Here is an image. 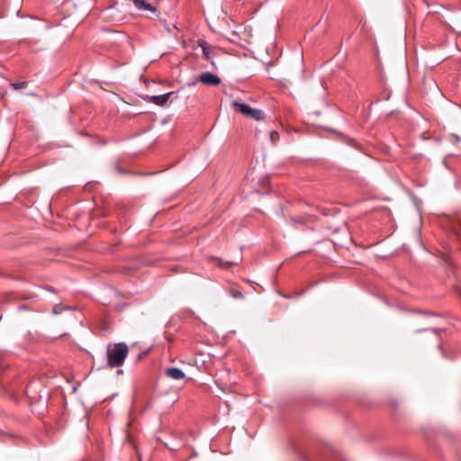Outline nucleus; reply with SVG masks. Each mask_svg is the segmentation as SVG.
<instances>
[{"label": "nucleus", "mask_w": 461, "mask_h": 461, "mask_svg": "<svg viewBox=\"0 0 461 461\" xmlns=\"http://www.w3.org/2000/svg\"><path fill=\"white\" fill-rule=\"evenodd\" d=\"M129 353L128 346L123 342L115 343L107 348V366L111 368L120 367L124 364Z\"/></svg>", "instance_id": "nucleus-1"}, {"label": "nucleus", "mask_w": 461, "mask_h": 461, "mask_svg": "<svg viewBox=\"0 0 461 461\" xmlns=\"http://www.w3.org/2000/svg\"><path fill=\"white\" fill-rule=\"evenodd\" d=\"M25 393L31 403L41 401L42 399L43 393H45V386L42 381L39 379L32 380L26 385Z\"/></svg>", "instance_id": "nucleus-2"}, {"label": "nucleus", "mask_w": 461, "mask_h": 461, "mask_svg": "<svg viewBox=\"0 0 461 461\" xmlns=\"http://www.w3.org/2000/svg\"><path fill=\"white\" fill-rule=\"evenodd\" d=\"M230 107L234 113H242L243 115H263V112L258 109L251 108L248 104L241 103L238 100H231Z\"/></svg>", "instance_id": "nucleus-3"}, {"label": "nucleus", "mask_w": 461, "mask_h": 461, "mask_svg": "<svg viewBox=\"0 0 461 461\" xmlns=\"http://www.w3.org/2000/svg\"><path fill=\"white\" fill-rule=\"evenodd\" d=\"M198 81L210 86H218L221 82V78L217 75L212 74L208 71L201 73L198 77Z\"/></svg>", "instance_id": "nucleus-4"}, {"label": "nucleus", "mask_w": 461, "mask_h": 461, "mask_svg": "<svg viewBox=\"0 0 461 461\" xmlns=\"http://www.w3.org/2000/svg\"><path fill=\"white\" fill-rule=\"evenodd\" d=\"M199 46L203 50V58L207 60L211 61L212 67H215L213 57L215 56L216 49L209 45L206 41H199Z\"/></svg>", "instance_id": "nucleus-5"}, {"label": "nucleus", "mask_w": 461, "mask_h": 461, "mask_svg": "<svg viewBox=\"0 0 461 461\" xmlns=\"http://www.w3.org/2000/svg\"><path fill=\"white\" fill-rule=\"evenodd\" d=\"M173 94H174L173 92H168V93L159 95H152L149 97V100L151 103H153L157 105L163 106L167 104L170 95H172Z\"/></svg>", "instance_id": "nucleus-6"}, {"label": "nucleus", "mask_w": 461, "mask_h": 461, "mask_svg": "<svg viewBox=\"0 0 461 461\" xmlns=\"http://www.w3.org/2000/svg\"><path fill=\"white\" fill-rule=\"evenodd\" d=\"M134 6L140 11L155 13L156 9L146 0H132Z\"/></svg>", "instance_id": "nucleus-7"}, {"label": "nucleus", "mask_w": 461, "mask_h": 461, "mask_svg": "<svg viewBox=\"0 0 461 461\" xmlns=\"http://www.w3.org/2000/svg\"><path fill=\"white\" fill-rule=\"evenodd\" d=\"M166 375L174 380H180L185 377L184 372L177 367H169L166 370Z\"/></svg>", "instance_id": "nucleus-8"}, {"label": "nucleus", "mask_w": 461, "mask_h": 461, "mask_svg": "<svg viewBox=\"0 0 461 461\" xmlns=\"http://www.w3.org/2000/svg\"><path fill=\"white\" fill-rule=\"evenodd\" d=\"M229 293L230 296L234 299L242 300L244 299L243 294L240 291V289L236 285H230L229 289Z\"/></svg>", "instance_id": "nucleus-9"}, {"label": "nucleus", "mask_w": 461, "mask_h": 461, "mask_svg": "<svg viewBox=\"0 0 461 461\" xmlns=\"http://www.w3.org/2000/svg\"><path fill=\"white\" fill-rule=\"evenodd\" d=\"M10 86L14 90H22V89H25L27 87L28 83L25 81H21V82H17V83H11Z\"/></svg>", "instance_id": "nucleus-10"}, {"label": "nucleus", "mask_w": 461, "mask_h": 461, "mask_svg": "<svg viewBox=\"0 0 461 461\" xmlns=\"http://www.w3.org/2000/svg\"><path fill=\"white\" fill-rule=\"evenodd\" d=\"M457 226H456V223L453 225V232L456 239H461V220L458 221L456 223Z\"/></svg>", "instance_id": "nucleus-11"}, {"label": "nucleus", "mask_w": 461, "mask_h": 461, "mask_svg": "<svg viewBox=\"0 0 461 461\" xmlns=\"http://www.w3.org/2000/svg\"><path fill=\"white\" fill-rule=\"evenodd\" d=\"M5 353L3 351H0V369L5 368Z\"/></svg>", "instance_id": "nucleus-12"}, {"label": "nucleus", "mask_w": 461, "mask_h": 461, "mask_svg": "<svg viewBox=\"0 0 461 461\" xmlns=\"http://www.w3.org/2000/svg\"><path fill=\"white\" fill-rule=\"evenodd\" d=\"M278 139H279V134H278V132H277V131H272L270 132V140H271V141H272V142H276V141H277V140H278Z\"/></svg>", "instance_id": "nucleus-13"}, {"label": "nucleus", "mask_w": 461, "mask_h": 461, "mask_svg": "<svg viewBox=\"0 0 461 461\" xmlns=\"http://www.w3.org/2000/svg\"><path fill=\"white\" fill-rule=\"evenodd\" d=\"M4 391H5L6 393H8L10 396H12L13 393H12L9 389L5 388V386H4Z\"/></svg>", "instance_id": "nucleus-14"}, {"label": "nucleus", "mask_w": 461, "mask_h": 461, "mask_svg": "<svg viewBox=\"0 0 461 461\" xmlns=\"http://www.w3.org/2000/svg\"><path fill=\"white\" fill-rule=\"evenodd\" d=\"M167 122V120L164 119L162 122H161V124H166Z\"/></svg>", "instance_id": "nucleus-15"}, {"label": "nucleus", "mask_w": 461, "mask_h": 461, "mask_svg": "<svg viewBox=\"0 0 461 461\" xmlns=\"http://www.w3.org/2000/svg\"><path fill=\"white\" fill-rule=\"evenodd\" d=\"M257 121H259L261 120L263 117H259V116H257V117H254Z\"/></svg>", "instance_id": "nucleus-16"}]
</instances>
